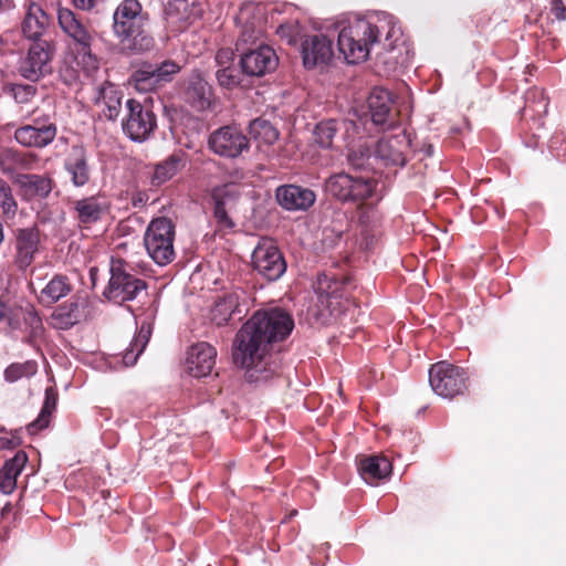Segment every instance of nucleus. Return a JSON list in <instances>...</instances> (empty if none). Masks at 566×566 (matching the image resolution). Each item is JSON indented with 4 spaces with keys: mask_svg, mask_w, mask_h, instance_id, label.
<instances>
[{
    "mask_svg": "<svg viewBox=\"0 0 566 566\" xmlns=\"http://www.w3.org/2000/svg\"><path fill=\"white\" fill-rule=\"evenodd\" d=\"M175 224L166 218L153 219L144 233V245L148 255L158 265H167L175 260Z\"/></svg>",
    "mask_w": 566,
    "mask_h": 566,
    "instance_id": "6",
    "label": "nucleus"
},
{
    "mask_svg": "<svg viewBox=\"0 0 566 566\" xmlns=\"http://www.w3.org/2000/svg\"><path fill=\"white\" fill-rule=\"evenodd\" d=\"M184 99L197 112L212 111L216 104V95L211 84L201 72L193 71L187 78Z\"/></svg>",
    "mask_w": 566,
    "mask_h": 566,
    "instance_id": "17",
    "label": "nucleus"
},
{
    "mask_svg": "<svg viewBox=\"0 0 566 566\" xmlns=\"http://www.w3.org/2000/svg\"><path fill=\"white\" fill-rule=\"evenodd\" d=\"M113 33L126 54H142L155 46L149 15L138 0H123L113 13Z\"/></svg>",
    "mask_w": 566,
    "mask_h": 566,
    "instance_id": "4",
    "label": "nucleus"
},
{
    "mask_svg": "<svg viewBox=\"0 0 566 566\" xmlns=\"http://www.w3.org/2000/svg\"><path fill=\"white\" fill-rule=\"evenodd\" d=\"M358 200L363 201V207H361V210L359 212H358V210H355V213L356 214L358 213V222L356 223V245L357 244L359 245L360 251L363 253H365V259H367L368 255L370 253H373L376 250V248L378 247L379 241H380V237H381V231H379V235H378L377 241L375 242V244H373L370 248H366L365 245L367 243V240L361 234L360 216L364 214L366 211H368L369 206L371 205V199L368 198V197H365V198H360L359 197V198L356 199V202ZM377 203L378 202H376L374 205V208H375L376 211H378L377 208H376ZM377 213H379V212H377ZM378 217H379V230H381V217H380V214H378Z\"/></svg>",
    "mask_w": 566,
    "mask_h": 566,
    "instance_id": "39",
    "label": "nucleus"
},
{
    "mask_svg": "<svg viewBox=\"0 0 566 566\" xmlns=\"http://www.w3.org/2000/svg\"><path fill=\"white\" fill-rule=\"evenodd\" d=\"M28 462V454L20 450L0 469V492L11 494L17 488V478Z\"/></svg>",
    "mask_w": 566,
    "mask_h": 566,
    "instance_id": "28",
    "label": "nucleus"
},
{
    "mask_svg": "<svg viewBox=\"0 0 566 566\" xmlns=\"http://www.w3.org/2000/svg\"><path fill=\"white\" fill-rule=\"evenodd\" d=\"M549 148L558 158H566V136L555 134L549 139Z\"/></svg>",
    "mask_w": 566,
    "mask_h": 566,
    "instance_id": "52",
    "label": "nucleus"
},
{
    "mask_svg": "<svg viewBox=\"0 0 566 566\" xmlns=\"http://www.w3.org/2000/svg\"><path fill=\"white\" fill-rule=\"evenodd\" d=\"M214 207H213V217L217 221L219 229L221 230H230L234 227V222L228 214L226 209V202L218 195L213 196Z\"/></svg>",
    "mask_w": 566,
    "mask_h": 566,
    "instance_id": "46",
    "label": "nucleus"
},
{
    "mask_svg": "<svg viewBox=\"0 0 566 566\" xmlns=\"http://www.w3.org/2000/svg\"><path fill=\"white\" fill-rule=\"evenodd\" d=\"M41 239L36 226L19 228L14 231V263L19 270H25L34 261Z\"/></svg>",
    "mask_w": 566,
    "mask_h": 566,
    "instance_id": "20",
    "label": "nucleus"
},
{
    "mask_svg": "<svg viewBox=\"0 0 566 566\" xmlns=\"http://www.w3.org/2000/svg\"><path fill=\"white\" fill-rule=\"evenodd\" d=\"M151 334L153 324L150 322L143 321L138 327L137 334L123 353L122 360L126 367L134 366L137 363V359L145 350Z\"/></svg>",
    "mask_w": 566,
    "mask_h": 566,
    "instance_id": "31",
    "label": "nucleus"
},
{
    "mask_svg": "<svg viewBox=\"0 0 566 566\" xmlns=\"http://www.w3.org/2000/svg\"><path fill=\"white\" fill-rule=\"evenodd\" d=\"M184 166V154H171L164 161L155 166L154 174L150 178V185L153 187L161 186L166 181L170 180Z\"/></svg>",
    "mask_w": 566,
    "mask_h": 566,
    "instance_id": "33",
    "label": "nucleus"
},
{
    "mask_svg": "<svg viewBox=\"0 0 566 566\" xmlns=\"http://www.w3.org/2000/svg\"><path fill=\"white\" fill-rule=\"evenodd\" d=\"M216 356L214 347L206 342L192 345L186 358L188 373L198 378L209 375L216 364Z\"/></svg>",
    "mask_w": 566,
    "mask_h": 566,
    "instance_id": "24",
    "label": "nucleus"
},
{
    "mask_svg": "<svg viewBox=\"0 0 566 566\" xmlns=\"http://www.w3.org/2000/svg\"><path fill=\"white\" fill-rule=\"evenodd\" d=\"M187 0H169L165 7L166 15L169 19L182 20L185 15H178L180 11H187Z\"/></svg>",
    "mask_w": 566,
    "mask_h": 566,
    "instance_id": "51",
    "label": "nucleus"
},
{
    "mask_svg": "<svg viewBox=\"0 0 566 566\" xmlns=\"http://www.w3.org/2000/svg\"><path fill=\"white\" fill-rule=\"evenodd\" d=\"M71 292V284L64 275H55L42 290L41 300L46 304L56 303Z\"/></svg>",
    "mask_w": 566,
    "mask_h": 566,
    "instance_id": "36",
    "label": "nucleus"
},
{
    "mask_svg": "<svg viewBox=\"0 0 566 566\" xmlns=\"http://www.w3.org/2000/svg\"><path fill=\"white\" fill-rule=\"evenodd\" d=\"M243 76H245V74L238 64L224 65V67H219L216 72L218 84L228 90L240 86Z\"/></svg>",
    "mask_w": 566,
    "mask_h": 566,
    "instance_id": "40",
    "label": "nucleus"
},
{
    "mask_svg": "<svg viewBox=\"0 0 566 566\" xmlns=\"http://www.w3.org/2000/svg\"><path fill=\"white\" fill-rule=\"evenodd\" d=\"M296 514H297V511L294 510V511L291 512L290 516H295Z\"/></svg>",
    "mask_w": 566,
    "mask_h": 566,
    "instance_id": "61",
    "label": "nucleus"
},
{
    "mask_svg": "<svg viewBox=\"0 0 566 566\" xmlns=\"http://www.w3.org/2000/svg\"><path fill=\"white\" fill-rule=\"evenodd\" d=\"M347 160L352 163L354 160V153L349 149L347 154Z\"/></svg>",
    "mask_w": 566,
    "mask_h": 566,
    "instance_id": "60",
    "label": "nucleus"
},
{
    "mask_svg": "<svg viewBox=\"0 0 566 566\" xmlns=\"http://www.w3.org/2000/svg\"><path fill=\"white\" fill-rule=\"evenodd\" d=\"M251 259L253 270L269 282L277 281L286 272L285 258L272 239L261 238Z\"/></svg>",
    "mask_w": 566,
    "mask_h": 566,
    "instance_id": "10",
    "label": "nucleus"
},
{
    "mask_svg": "<svg viewBox=\"0 0 566 566\" xmlns=\"http://www.w3.org/2000/svg\"><path fill=\"white\" fill-rule=\"evenodd\" d=\"M57 21L63 32L76 43L77 52L96 61L92 54L94 39L82 20L70 9L61 8L57 11Z\"/></svg>",
    "mask_w": 566,
    "mask_h": 566,
    "instance_id": "18",
    "label": "nucleus"
},
{
    "mask_svg": "<svg viewBox=\"0 0 566 566\" xmlns=\"http://www.w3.org/2000/svg\"><path fill=\"white\" fill-rule=\"evenodd\" d=\"M0 208L3 214H14L18 205L13 198L9 184L0 178Z\"/></svg>",
    "mask_w": 566,
    "mask_h": 566,
    "instance_id": "47",
    "label": "nucleus"
},
{
    "mask_svg": "<svg viewBox=\"0 0 566 566\" xmlns=\"http://www.w3.org/2000/svg\"><path fill=\"white\" fill-rule=\"evenodd\" d=\"M55 54V45L50 40L32 41L24 55L18 63L19 74L31 82H38L51 74V62Z\"/></svg>",
    "mask_w": 566,
    "mask_h": 566,
    "instance_id": "8",
    "label": "nucleus"
},
{
    "mask_svg": "<svg viewBox=\"0 0 566 566\" xmlns=\"http://www.w3.org/2000/svg\"><path fill=\"white\" fill-rule=\"evenodd\" d=\"M543 91L532 90L526 93V105L524 111H532L533 113L541 114L547 112V102L543 96Z\"/></svg>",
    "mask_w": 566,
    "mask_h": 566,
    "instance_id": "48",
    "label": "nucleus"
},
{
    "mask_svg": "<svg viewBox=\"0 0 566 566\" xmlns=\"http://www.w3.org/2000/svg\"><path fill=\"white\" fill-rule=\"evenodd\" d=\"M294 319L284 310L275 307L256 311L238 331L232 345L235 366L245 369L251 382L266 381L277 373L270 350L293 331Z\"/></svg>",
    "mask_w": 566,
    "mask_h": 566,
    "instance_id": "1",
    "label": "nucleus"
},
{
    "mask_svg": "<svg viewBox=\"0 0 566 566\" xmlns=\"http://www.w3.org/2000/svg\"><path fill=\"white\" fill-rule=\"evenodd\" d=\"M74 4L83 10L93 8L95 0H73Z\"/></svg>",
    "mask_w": 566,
    "mask_h": 566,
    "instance_id": "55",
    "label": "nucleus"
},
{
    "mask_svg": "<svg viewBox=\"0 0 566 566\" xmlns=\"http://www.w3.org/2000/svg\"><path fill=\"white\" fill-rule=\"evenodd\" d=\"M552 13L559 21L566 20V7L563 0H552Z\"/></svg>",
    "mask_w": 566,
    "mask_h": 566,
    "instance_id": "54",
    "label": "nucleus"
},
{
    "mask_svg": "<svg viewBox=\"0 0 566 566\" xmlns=\"http://www.w3.org/2000/svg\"><path fill=\"white\" fill-rule=\"evenodd\" d=\"M127 115L123 118V132L133 142H145L157 127V118L153 109L140 102L129 98L126 102Z\"/></svg>",
    "mask_w": 566,
    "mask_h": 566,
    "instance_id": "12",
    "label": "nucleus"
},
{
    "mask_svg": "<svg viewBox=\"0 0 566 566\" xmlns=\"http://www.w3.org/2000/svg\"><path fill=\"white\" fill-rule=\"evenodd\" d=\"M247 9H242L239 15V20H245L240 36L237 41V51H242V49H245L244 45H250L249 48H254L256 44V41L261 39L263 35V27L261 21H249L245 18Z\"/></svg>",
    "mask_w": 566,
    "mask_h": 566,
    "instance_id": "35",
    "label": "nucleus"
},
{
    "mask_svg": "<svg viewBox=\"0 0 566 566\" xmlns=\"http://www.w3.org/2000/svg\"><path fill=\"white\" fill-rule=\"evenodd\" d=\"M250 135L266 145H273L279 138V130L266 119L255 118L249 126Z\"/></svg>",
    "mask_w": 566,
    "mask_h": 566,
    "instance_id": "38",
    "label": "nucleus"
},
{
    "mask_svg": "<svg viewBox=\"0 0 566 566\" xmlns=\"http://www.w3.org/2000/svg\"><path fill=\"white\" fill-rule=\"evenodd\" d=\"M301 53L306 69L326 64L333 56L332 41L324 34L310 35L302 42Z\"/></svg>",
    "mask_w": 566,
    "mask_h": 566,
    "instance_id": "23",
    "label": "nucleus"
},
{
    "mask_svg": "<svg viewBox=\"0 0 566 566\" xmlns=\"http://www.w3.org/2000/svg\"><path fill=\"white\" fill-rule=\"evenodd\" d=\"M87 150L81 145H74L66 153L63 168L74 187H84L91 180L92 169Z\"/></svg>",
    "mask_w": 566,
    "mask_h": 566,
    "instance_id": "21",
    "label": "nucleus"
},
{
    "mask_svg": "<svg viewBox=\"0 0 566 566\" xmlns=\"http://www.w3.org/2000/svg\"><path fill=\"white\" fill-rule=\"evenodd\" d=\"M326 191L340 202L354 200V178L345 172H338L326 180Z\"/></svg>",
    "mask_w": 566,
    "mask_h": 566,
    "instance_id": "32",
    "label": "nucleus"
},
{
    "mask_svg": "<svg viewBox=\"0 0 566 566\" xmlns=\"http://www.w3.org/2000/svg\"><path fill=\"white\" fill-rule=\"evenodd\" d=\"M405 156L397 149L391 140L381 138L378 140L375 151L371 154L366 147L365 151L356 155V199L368 197L371 205L368 211L360 216L361 234L367 240L366 248H370L379 235V217L374 208L382 198L379 185L382 178V169L388 166H403Z\"/></svg>",
    "mask_w": 566,
    "mask_h": 566,
    "instance_id": "3",
    "label": "nucleus"
},
{
    "mask_svg": "<svg viewBox=\"0 0 566 566\" xmlns=\"http://www.w3.org/2000/svg\"><path fill=\"white\" fill-rule=\"evenodd\" d=\"M4 319H7V324L12 331L21 329L24 325L25 336L22 340L28 345H35L44 333L42 318L31 304L10 307Z\"/></svg>",
    "mask_w": 566,
    "mask_h": 566,
    "instance_id": "15",
    "label": "nucleus"
},
{
    "mask_svg": "<svg viewBox=\"0 0 566 566\" xmlns=\"http://www.w3.org/2000/svg\"><path fill=\"white\" fill-rule=\"evenodd\" d=\"M467 381L464 369L447 361H438L429 369L430 386L442 398L452 399L463 395L468 388Z\"/></svg>",
    "mask_w": 566,
    "mask_h": 566,
    "instance_id": "9",
    "label": "nucleus"
},
{
    "mask_svg": "<svg viewBox=\"0 0 566 566\" xmlns=\"http://www.w3.org/2000/svg\"><path fill=\"white\" fill-rule=\"evenodd\" d=\"M382 34L385 44L376 53L371 71L379 76L396 75L410 65L413 52L398 21L386 12L365 18L356 15V64L369 60L373 48L379 43Z\"/></svg>",
    "mask_w": 566,
    "mask_h": 566,
    "instance_id": "2",
    "label": "nucleus"
},
{
    "mask_svg": "<svg viewBox=\"0 0 566 566\" xmlns=\"http://www.w3.org/2000/svg\"><path fill=\"white\" fill-rule=\"evenodd\" d=\"M337 132V123L333 119L321 122L315 126L314 140L322 148H329Z\"/></svg>",
    "mask_w": 566,
    "mask_h": 566,
    "instance_id": "44",
    "label": "nucleus"
},
{
    "mask_svg": "<svg viewBox=\"0 0 566 566\" xmlns=\"http://www.w3.org/2000/svg\"><path fill=\"white\" fill-rule=\"evenodd\" d=\"M235 315L241 318L242 310L237 293H229L219 298L211 308L210 318L217 326L227 325Z\"/></svg>",
    "mask_w": 566,
    "mask_h": 566,
    "instance_id": "29",
    "label": "nucleus"
},
{
    "mask_svg": "<svg viewBox=\"0 0 566 566\" xmlns=\"http://www.w3.org/2000/svg\"><path fill=\"white\" fill-rule=\"evenodd\" d=\"M10 307L7 306V304L0 300V322L4 321L6 315L8 314Z\"/></svg>",
    "mask_w": 566,
    "mask_h": 566,
    "instance_id": "58",
    "label": "nucleus"
},
{
    "mask_svg": "<svg viewBox=\"0 0 566 566\" xmlns=\"http://www.w3.org/2000/svg\"><path fill=\"white\" fill-rule=\"evenodd\" d=\"M371 123L379 130H387L395 126V115L391 112L394 103L392 94L381 87L376 86L369 93L367 98Z\"/></svg>",
    "mask_w": 566,
    "mask_h": 566,
    "instance_id": "19",
    "label": "nucleus"
},
{
    "mask_svg": "<svg viewBox=\"0 0 566 566\" xmlns=\"http://www.w3.org/2000/svg\"><path fill=\"white\" fill-rule=\"evenodd\" d=\"M3 241H4V229H3V223L0 220V245L3 243Z\"/></svg>",
    "mask_w": 566,
    "mask_h": 566,
    "instance_id": "59",
    "label": "nucleus"
},
{
    "mask_svg": "<svg viewBox=\"0 0 566 566\" xmlns=\"http://www.w3.org/2000/svg\"><path fill=\"white\" fill-rule=\"evenodd\" d=\"M29 164L25 154L19 150L6 148L0 151V168L4 174H14L19 169L28 168Z\"/></svg>",
    "mask_w": 566,
    "mask_h": 566,
    "instance_id": "37",
    "label": "nucleus"
},
{
    "mask_svg": "<svg viewBox=\"0 0 566 566\" xmlns=\"http://www.w3.org/2000/svg\"><path fill=\"white\" fill-rule=\"evenodd\" d=\"M56 134L57 127L53 120L39 117L32 124L15 129L14 138L24 147L44 148L55 139Z\"/></svg>",
    "mask_w": 566,
    "mask_h": 566,
    "instance_id": "16",
    "label": "nucleus"
},
{
    "mask_svg": "<svg viewBox=\"0 0 566 566\" xmlns=\"http://www.w3.org/2000/svg\"><path fill=\"white\" fill-rule=\"evenodd\" d=\"M238 65L245 76L262 77L276 70L279 57L270 45L260 43L254 48L242 49Z\"/></svg>",
    "mask_w": 566,
    "mask_h": 566,
    "instance_id": "13",
    "label": "nucleus"
},
{
    "mask_svg": "<svg viewBox=\"0 0 566 566\" xmlns=\"http://www.w3.org/2000/svg\"><path fill=\"white\" fill-rule=\"evenodd\" d=\"M391 469V463L387 458L375 455L361 460L358 473L367 484L375 485L388 478Z\"/></svg>",
    "mask_w": 566,
    "mask_h": 566,
    "instance_id": "30",
    "label": "nucleus"
},
{
    "mask_svg": "<svg viewBox=\"0 0 566 566\" xmlns=\"http://www.w3.org/2000/svg\"><path fill=\"white\" fill-rule=\"evenodd\" d=\"M36 371V364L34 361L15 363L9 365L4 370V379L14 382L22 377H29Z\"/></svg>",
    "mask_w": 566,
    "mask_h": 566,
    "instance_id": "45",
    "label": "nucleus"
},
{
    "mask_svg": "<svg viewBox=\"0 0 566 566\" xmlns=\"http://www.w3.org/2000/svg\"><path fill=\"white\" fill-rule=\"evenodd\" d=\"M19 444L15 439H0V448L13 449Z\"/></svg>",
    "mask_w": 566,
    "mask_h": 566,
    "instance_id": "56",
    "label": "nucleus"
},
{
    "mask_svg": "<svg viewBox=\"0 0 566 566\" xmlns=\"http://www.w3.org/2000/svg\"><path fill=\"white\" fill-rule=\"evenodd\" d=\"M122 90L111 82H104L97 90L95 104L103 106L102 112L108 120H116L122 109Z\"/></svg>",
    "mask_w": 566,
    "mask_h": 566,
    "instance_id": "25",
    "label": "nucleus"
},
{
    "mask_svg": "<svg viewBox=\"0 0 566 566\" xmlns=\"http://www.w3.org/2000/svg\"><path fill=\"white\" fill-rule=\"evenodd\" d=\"M338 33V51L342 53L348 64H354V32L350 25L337 24Z\"/></svg>",
    "mask_w": 566,
    "mask_h": 566,
    "instance_id": "43",
    "label": "nucleus"
},
{
    "mask_svg": "<svg viewBox=\"0 0 566 566\" xmlns=\"http://www.w3.org/2000/svg\"><path fill=\"white\" fill-rule=\"evenodd\" d=\"M350 289L349 275H319L315 284L317 317L325 322L326 314L336 317L347 311L353 304Z\"/></svg>",
    "mask_w": 566,
    "mask_h": 566,
    "instance_id": "5",
    "label": "nucleus"
},
{
    "mask_svg": "<svg viewBox=\"0 0 566 566\" xmlns=\"http://www.w3.org/2000/svg\"><path fill=\"white\" fill-rule=\"evenodd\" d=\"M275 198L284 210L306 211L314 205L316 195L310 188L291 184L277 187Z\"/></svg>",
    "mask_w": 566,
    "mask_h": 566,
    "instance_id": "22",
    "label": "nucleus"
},
{
    "mask_svg": "<svg viewBox=\"0 0 566 566\" xmlns=\"http://www.w3.org/2000/svg\"><path fill=\"white\" fill-rule=\"evenodd\" d=\"M80 304L77 301H69L59 305L53 317L59 321L64 327H72L81 321Z\"/></svg>",
    "mask_w": 566,
    "mask_h": 566,
    "instance_id": "41",
    "label": "nucleus"
},
{
    "mask_svg": "<svg viewBox=\"0 0 566 566\" xmlns=\"http://www.w3.org/2000/svg\"><path fill=\"white\" fill-rule=\"evenodd\" d=\"M208 146L221 157L235 158L248 150L249 139L238 127L228 125L210 134Z\"/></svg>",
    "mask_w": 566,
    "mask_h": 566,
    "instance_id": "14",
    "label": "nucleus"
},
{
    "mask_svg": "<svg viewBox=\"0 0 566 566\" xmlns=\"http://www.w3.org/2000/svg\"><path fill=\"white\" fill-rule=\"evenodd\" d=\"M32 195L46 198L52 191V179L40 175H23L20 180Z\"/></svg>",
    "mask_w": 566,
    "mask_h": 566,
    "instance_id": "42",
    "label": "nucleus"
},
{
    "mask_svg": "<svg viewBox=\"0 0 566 566\" xmlns=\"http://www.w3.org/2000/svg\"><path fill=\"white\" fill-rule=\"evenodd\" d=\"M147 289V283L128 271V264L123 260H112L111 279L104 296L117 304L135 300Z\"/></svg>",
    "mask_w": 566,
    "mask_h": 566,
    "instance_id": "7",
    "label": "nucleus"
},
{
    "mask_svg": "<svg viewBox=\"0 0 566 566\" xmlns=\"http://www.w3.org/2000/svg\"><path fill=\"white\" fill-rule=\"evenodd\" d=\"M50 24V17L35 2H30L22 21V32L25 38L38 41L42 40L44 31Z\"/></svg>",
    "mask_w": 566,
    "mask_h": 566,
    "instance_id": "26",
    "label": "nucleus"
},
{
    "mask_svg": "<svg viewBox=\"0 0 566 566\" xmlns=\"http://www.w3.org/2000/svg\"><path fill=\"white\" fill-rule=\"evenodd\" d=\"M14 7L13 0H0V13L11 10Z\"/></svg>",
    "mask_w": 566,
    "mask_h": 566,
    "instance_id": "57",
    "label": "nucleus"
},
{
    "mask_svg": "<svg viewBox=\"0 0 566 566\" xmlns=\"http://www.w3.org/2000/svg\"><path fill=\"white\" fill-rule=\"evenodd\" d=\"M276 33L281 39H285L289 44H296L301 36V25L298 22H286L279 25Z\"/></svg>",
    "mask_w": 566,
    "mask_h": 566,
    "instance_id": "50",
    "label": "nucleus"
},
{
    "mask_svg": "<svg viewBox=\"0 0 566 566\" xmlns=\"http://www.w3.org/2000/svg\"><path fill=\"white\" fill-rule=\"evenodd\" d=\"M74 218L84 228L98 222L104 214L105 207L95 196L85 197L73 202Z\"/></svg>",
    "mask_w": 566,
    "mask_h": 566,
    "instance_id": "27",
    "label": "nucleus"
},
{
    "mask_svg": "<svg viewBox=\"0 0 566 566\" xmlns=\"http://www.w3.org/2000/svg\"><path fill=\"white\" fill-rule=\"evenodd\" d=\"M180 66L172 60L160 63H142L130 75V82L139 92H151L172 81Z\"/></svg>",
    "mask_w": 566,
    "mask_h": 566,
    "instance_id": "11",
    "label": "nucleus"
},
{
    "mask_svg": "<svg viewBox=\"0 0 566 566\" xmlns=\"http://www.w3.org/2000/svg\"><path fill=\"white\" fill-rule=\"evenodd\" d=\"M234 61V52L229 48H222L218 50L216 54V62L219 67H224V65H233Z\"/></svg>",
    "mask_w": 566,
    "mask_h": 566,
    "instance_id": "53",
    "label": "nucleus"
},
{
    "mask_svg": "<svg viewBox=\"0 0 566 566\" xmlns=\"http://www.w3.org/2000/svg\"><path fill=\"white\" fill-rule=\"evenodd\" d=\"M57 394L53 388L45 390V398L42 409L35 420L27 426V431L30 434H36L40 430L45 429L49 426L50 417L56 408Z\"/></svg>",
    "mask_w": 566,
    "mask_h": 566,
    "instance_id": "34",
    "label": "nucleus"
},
{
    "mask_svg": "<svg viewBox=\"0 0 566 566\" xmlns=\"http://www.w3.org/2000/svg\"><path fill=\"white\" fill-rule=\"evenodd\" d=\"M10 92L19 104H27L35 96L38 88L32 84H11Z\"/></svg>",
    "mask_w": 566,
    "mask_h": 566,
    "instance_id": "49",
    "label": "nucleus"
}]
</instances>
